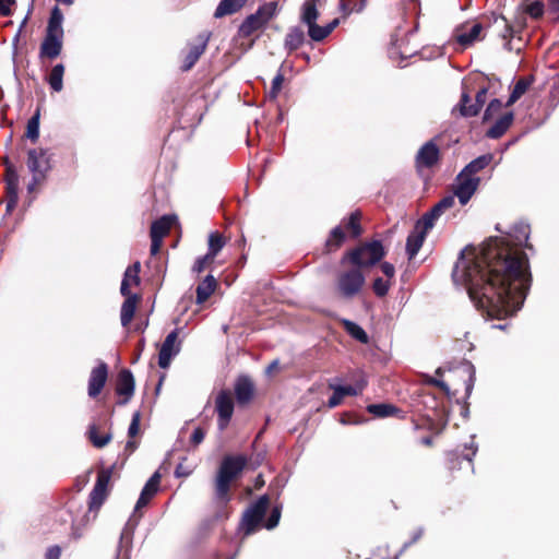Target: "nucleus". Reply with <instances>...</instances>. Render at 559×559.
<instances>
[{"label":"nucleus","mask_w":559,"mask_h":559,"mask_svg":"<svg viewBox=\"0 0 559 559\" xmlns=\"http://www.w3.org/2000/svg\"><path fill=\"white\" fill-rule=\"evenodd\" d=\"M452 280L466 288L478 309L496 319L518 312L531 286L526 255L500 238L490 239L479 252L463 249Z\"/></svg>","instance_id":"obj_1"},{"label":"nucleus","mask_w":559,"mask_h":559,"mask_svg":"<svg viewBox=\"0 0 559 559\" xmlns=\"http://www.w3.org/2000/svg\"><path fill=\"white\" fill-rule=\"evenodd\" d=\"M16 158L27 155L26 168L16 167L9 158L4 159L5 214L10 215L21 203L25 213L33 204L35 191V115L28 118L26 131L16 147Z\"/></svg>","instance_id":"obj_2"},{"label":"nucleus","mask_w":559,"mask_h":559,"mask_svg":"<svg viewBox=\"0 0 559 559\" xmlns=\"http://www.w3.org/2000/svg\"><path fill=\"white\" fill-rule=\"evenodd\" d=\"M246 465L247 457L245 455H227L223 459L215 480V497L218 501L227 503L230 500V484Z\"/></svg>","instance_id":"obj_3"},{"label":"nucleus","mask_w":559,"mask_h":559,"mask_svg":"<svg viewBox=\"0 0 559 559\" xmlns=\"http://www.w3.org/2000/svg\"><path fill=\"white\" fill-rule=\"evenodd\" d=\"M347 257L358 267L371 266L384 257V248L380 240H372L352 250Z\"/></svg>","instance_id":"obj_4"},{"label":"nucleus","mask_w":559,"mask_h":559,"mask_svg":"<svg viewBox=\"0 0 559 559\" xmlns=\"http://www.w3.org/2000/svg\"><path fill=\"white\" fill-rule=\"evenodd\" d=\"M269 506V497L263 495L251 503L242 514L241 528L246 536L255 532Z\"/></svg>","instance_id":"obj_5"},{"label":"nucleus","mask_w":559,"mask_h":559,"mask_svg":"<svg viewBox=\"0 0 559 559\" xmlns=\"http://www.w3.org/2000/svg\"><path fill=\"white\" fill-rule=\"evenodd\" d=\"M364 284L365 276L358 269H352L343 272L337 278V288L340 294L347 299L356 296L361 290Z\"/></svg>","instance_id":"obj_6"},{"label":"nucleus","mask_w":559,"mask_h":559,"mask_svg":"<svg viewBox=\"0 0 559 559\" xmlns=\"http://www.w3.org/2000/svg\"><path fill=\"white\" fill-rule=\"evenodd\" d=\"M111 474V468H104L98 473L94 488L90 493L88 508L91 511L98 510L106 500Z\"/></svg>","instance_id":"obj_7"},{"label":"nucleus","mask_w":559,"mask_h":559,"mask_svg":"<svg viewBox=\"0 0 559 559\" xmlns=\"http://www.w3.org/2000/svg\"><path fill=\"white\" fill-rule=\"evenodd\" d=\"M455 181L452 195L454 198L456 197L462 205H465L476 192L480 178L476 176H466L460 173L456 176Z\"/></svg>","instance_id":"obj_8"},{"label":"nucleus","mask_w":559,"mask_h":559,"mask_svg":"<svg viewBox=\"0 0 559 559\" xmlns=\"http://www.w3.org/2000/svg\"><path fill=\"white\" fill-rule=\"evenodd\" d=\"M178 329L171 331L164 340L158 353V366L163 369L168 368L171 359L180 352V342L178 338Z\"/></svg>","instance_id":"obj_9"},{"label":"nucleus","mask_w":559,"mask_h":559,"mask_svg":"<svg viewBox=\"0 0 559 559\" xmlns=\"http://www.w3.org/2000/svg\"><path fill=\"white\" fill-rule=\"evenodd\" d=\"M120 293L126 298L122 302L121 310H120V321L121 325L123 328H127L135 313L136 310V304L140 299L139 295L132 294L129 289V284L127 283V280L124 282H121L120 286Z\"/></svg>","instance_id":"obj_10"},{"label":"nucleus","mask_w":559,"mask_h":559,"mask_svg":"<svg viewBox=\"0 0 559 559\" xmlns=\"http://www.w3.org/2000/svg\"><path fill=\"white\" fill-rule=\"evenodd\" d=\"M215 408L218 415L217 425L219 430H224L234 413V401L231 397V394L226 391L222 390L215 400Z\"/></svg>","instance_id":"obj_11"},{"label":"nucleus","mask_w":559,"mask_h":559,"mask_svg":"<svg viewBox=\"0 0 559 559\" xmlns=\"http://www.w3.org/2000/svg\"><path fill=\"white\" fill-rule=\"evenodd\" d=\"M108 379V366L104 361H99L96 367L91 370L87 384V394L91 399L97 397L103 391Z\"/></svg>","instance_id":"obj_12"},{"label":"nucleus","mask_w":559,"mask_h":559,"mask_svg":"<svg viewBox=\"0 0 559 559\" xmlns=\"http://www.w3.org/2000/svg\"><path fill=\"white\" fill-rule=\"evenodd\" d=\"M455 199L453 195H445L437 204H435L430 211L425 213L418 221L425 225L426 229H431L435 226L436 221L449 209L453 207Z\"/></svg>","instance_id":"obj_13"},{"label":"nucleus","mask_w":559,"mask_h":559,"mask_svg":"<svg viewBox=\"0 0 559 559\" xmlns=\"http://www.w3.org/2000/svg\"><path fill=\"white\" fill-rule=\"evenodd\" d=\"M429 230L421 223H416L414 230L409 233L406 239V253L409 260L416 257Z\"/></svg>","instance_id":"obj_14"},{"label":"nucleus","mask_w":559,"mask_h":559,"mask_svg":"<svg viewBox=\"0 0 559 559\" xmlns=\"http://www.w3.org/2000/svg\"><path fill=\"white\" fill-rule=\"evenodd\" d=\"M440 157V151L437 144L430 140L426 142L417 152L416 164L418 167L431 168Z\"/></svg>","instance_id":"obj_15"},{"label":"nucleus","mask_w":559,"mask_h":559,"mask_svg":"<svg viewBox=\"0 0 559 559\" xmlns=\"http://www.w3.org/2000/svg\"><path fill=\"white\" fill-rule=\"evenodd\" d=\"M135 381L132 372L129 369H123L118 374L116 392L118 395L124 396L120 404H126L133 396Z\"/></svg>","instance_id":"obj_16"},{"label":"nucleus","mask_w":559,"mask_h":559,"mask_svg":"<svg viewBox=\"0 0 559 559\" xmlns=\"http://www.w3.org/2000/svg\"><path fill=\"white\" fill-rule=\"evenodd\" d=\"M28 12H31V10H28ZM27 14H29V13H27ZM27 19H28V15H26L24 17V20L22 21V23L20 25V28H19L16 35L13 38V44H14L13 60H14V66H15V70L16 71H20L21 69H25L26 75L28 78H31V79H34V75H35L34 74V70L29 69V61L25 60V58L23 56V52H22V48H20L19 45H17V43L20 40V36L22 34V28L25 26Z\"/></svg>","instance_id":"obj_17"},{"label":"nucleus","mask_w":559,"mask_h":559,"mask_svg":"<svg viewBox=\"0 0 559 559\" xmlns=\"http://www.w3.org/2000/svg\"><path fill=\"white\" fill-rule=\"evenodd\" d=\"M160 483L159 472H155L145 483L140 497L135 503V510L148 504L150 500L157 493Z\"/></svg>","instance_id":"obj_18"},{"label":"nucleus","mask_w":559,"mask_h":559,"mask_svg":"<svg viewBox=\"0 0 559 559\" xmlns=\"http://www.w3.org/2000/svg\"><path fill=\"white\" fill-rule=\"evenodd\" d=\"M253 382L248 376H239L235 383V395L239 404H247L253 396Z\"/></svg>","instance_id":"obj_19"},{"label":"nucleus","mask_w":559,"mask_h":559,"mask_svg":"<svg viewBox=\"0 0 559 559\" xmlns=\"http://www.w3.org/2000/svg\"><path fill=\"white\" fill-rule=\"evenodd\" d=\"M62 35L46 34L40 47L41 57L49 59L58 57L62 49Z\"/></svg>","instance_id":"obj_20"},{"label":"nucleus","mask_w":559,"mask_h":559,"mask_svg":"<svg viewBox=\"0 0 559 559\" xmlns=\"http://www.w3.org/2000/svg\"><path fill=\"white\" fill-rule=\"evenodd\" d=\"M514 120V115L512 111L506 112L501 117H499L495 123L487 130L486 136L489 139H499L501 138L508 129L511 127Z\"/></svg>","instance_id":"obj_21"},{"label":"nucleus","mask_w":559,"mask_h":559,"mask_svg":"<svg viewBox=\"0 0 559 559\" xmlns=\"http://www.w3.org/2000/svg\"><path fill=\"white\" fill-rule=\"evenodd\" d=\"M207 41L209 35L199 36V43L190 48L189 52L185 58L182 66L185 71L190 70L195 64L201 55L204 52Z\"/></svg>","instance_id":"obj_22"},{"label":"nucleus","mask_w":559,"mask_h":559,"mask_svg":"<svg viewBox=\"0 0 559 559\" xmlns=\"http://www.w3.org/2000/svg\"><path fill=\"white\" fill-rule=\"evenodd\" d=\"M217 282L213 275H206L205 278L197 286V304L205 302L215 292Z\"/></svg>","instance_id":"obj_23"},{"label":"nucleus","mask_w":559,"mask_h":559,"mask_svg":"<svg viewBox=\"0 0 559 559\" xmlns=\"http://www.w3.org/2000/svg\"><path fill=\"white\" fill-rule=\"evenodd\" d=\"M264 26V22L255 13H252L248 15L240 24L238 34L240 37L247 38L251 36L255 31L263 28Z\"/></svg>","instance_id":"obj_24"},{"label":"nucleus","mask_w":559,"mask_h":559,"mask_svg":"<svg viewBox=\"0 0 559 559\" xmlns=\"http://www.w3.org/2000/svg\"><path fill=\"white\" fill-rule=\"evenodd\" d=\"M305 43V33L299 26H294L288 29L285 37L284 48L288 52L297 50Z\"/></svg>","instance_id":"obj_25"},{"label":"nucleus","mask_w":559,"mask_h":559,"mask_svg":"<svg viewBox=\"0 0 559 559\" xmlns=\"http://www.w3.org/2000/svg\"><path fill=\"white\" fill-rule=\"evenodd\" d=\"M493 159V155L488 153L480 155L476 157L475 159L471 160L462 170L461 173L466 176H475L477 173L485 169Z\"/></svg>","instance_id":"obj_26"},{"label":"nucleus","mask_w":559,"mask_h":559,"mask_svg":"<svg viewBox=\"0 0 559 559\" xmlns=\"http://www.w3.org/2000/svg\"><path fill=\"white\" fill-rule=\"evenodd\" d=\"M247 0H221L214 12V17L221 19L238 12Z\"/></svg>","instance_id":"obj_27"},{"label":"nucleus","mask_w":559,"mask_h":559,"mask_svg":"<svg viewBox=\"0 0 559 559\" xmlns=\"http://www.w3.org/2000/svg\"><path fill=\"white\" fill-rule=\"evenodd\" d=\"M86 437L90 442L97 449L106 447L112 439L111 432L98 433V428L95 424H91L86 430Z\"/></svg>","instance_id":"obj_28"},{"label":"nucleus","mask_w":559,"mask_h":559,"mask_svg":"<svg viewBox=\"0 0 559 559\" xmlns=\"http://www.w3.org/2000/svg\"><path fill=\"white\" fill-rule=\"evenodd\" d=\"M171 225L173 217L168 215H164L159 219L154 221L151 226V238L163 240L170 230Z\"/></svg>","instance_id":"obj_29"},{"label":"nucleus","mask_w":559,"mask_h":559,"mask_svg":"<svg viewBox=\"0 0 559 559\" xmlns=\"http://www.w3.org/2000/svg\"><path fill=\"white\" fill-rule=\"evenodd\" d=\"M62 23H63V13L61 12V10L59 9L58 5H55L50 12V17L48 20L46 34L63 36Z\"/></svg>","instance_id":"obj_30"},{"label":"nucleus","mask_w":559,"mask_h":559,"mask_svg":"<svg viewBox=\"0 0 559 559\" xmlns=\"http://www.w3.org/2000/svg\"><path fill=\"white\" fill-rule=\"evenodd\" d=\"M510 236L513 238V242L515 246H525L526 248H531L527 243L530 237V225L525 223L514 224Z\"/></svg>","instance_id":"obj_31"},{"label":"nucleus","mask_w":559,"mask_h":559,"mask_svg":"<svg viewBox=\"0 0 559 559\" xmlns=\"http://www.w3.org/2000/svg\"><path fill=\"white\" fill-rule=\"evenodd\" d=\"M319 17V11L317 9L314 0H306L301 8V16L300 20L304 24L308 26L317 23Z\"/></svg>","instance_id":"obj_32"},{"label":"nucleus","mask_w":559,"mask_h":559,"mask_svg":"<svg viewBox=\"0 0 559 559\" xmlns=\"http://www.w3.org/2000/svg\"><path fill=\"white\" fill-rule=\"evenodd\" d=\"M342 324L345 329V331L355 340L358 342L366 344L369 341L368 334L366 331L354 321H350L348 319H342Z\"/></svg>","instance_id":"obj_33"},{"label":"nucleus","mask_w":559,"mask_h":559,"mask_svg":"<svg viewBox=\"0 0 559 559\" xmlns=\"http://www.w3.org/2000/svg\"><path fill=\"white\" fill-rule=\"evenodd\" d=\"M483 26L479 23H475L468 32L461 33L456 36L457 43L463 47H468L477 39H479Z\"/></svg>","instance_id":"obj_34"},{"label":"nucleus","mask_w":559,"mask_h":559,"mask_svg":"<svg viewBox=\"0 0 559 559\" xmlns=\"http://www.w3.org/2000/svg\"><path fill=\"white\" fill-rule=\"evenodd\" d=\"M367 411L373 416L380 418L390 417L400 412L394 405L386 403L369 404L367 406Z\"/></svg>","instance_id":"obj_35"},{"label":"nucleus","mask_w":559,"mask_h":559,"mask_svg":"<svg viewBox=\"0 0 559 559\" xmlns=\"http://www.w3.org/2000/svg\"><path fill=\"white\" fill-rule=\"evenodd\" d=\"M226 241L222 234L218 231H213L209 235L207 240V254L209 257H215L218 254V252L224 248Z\"/></svg>","instance_id":"obj_36"},{"label":"nucleus","mask_w":559,"mask_h":559,"mask_svg":"<svg viewBox=\"0 0 559 559\" xmlns=\"http://www.w3.org/2000/svg\"><path fill=\"white\" fill-rule=\"evenodd\" d=\"M63 73H64V67L62 63H58L52 68L51 72L47 79L52 91L60 92L62 90Z\"/></svg>","instance_id":"obj_37"},{"label":"nucleus","mask_w":559,"mask_h":559,"mask_svg":"<svg viewBox=\"0 0 559 559\" xmlns=\"http://www.w3.org/2000/svg\"><path fill=\"white\" fill-rule=\"evenodd\" d=\"M277 12V2L271 1L266 2L258 8V10L254 12L266 25L275 15Z\"/></svg>","instance_id":"obj_38"},{"label":"nucleus","mask_w":559,"mask_h":559,"mask_svg":"<svg viewBox=\"0 0 559 559\" xmlns=\"http://www.w3.org/2000/svg\"><path fill=\"white\" fill-rule=\"evenodd\" d=\"M528 86H530V82L528 81H526L525 79H520L515 83V85H514V87H513V90H512V92H511V94H510V96H509V98H508V100L506 103V106H511L518 99H520L522 97V95L525 94V92L527 91Z\"/></svg>","instance_id":"obj_39"},{"label":"nucleus","mask_w":559,"mask_h":559,"mask_svg":"<svg viewBox=\"0 0 559 559\" xmlns=\"http://www.w3.org/2000/svg\"><path fill=\"white\" fill-rule=\"evenodd\" d=\"M27 283V272L21 266L16 270V296L19 299H23L26 296Z\"/></svg>","instance_id":"obj_40"},{"label":"nucleus","mask_w":559,"mask_h":559,"mask_svg":"<svg viewBox=\"0 0 559 559\" xmlns=\"http://www.w3.org/2000/svg\"><path fill=\"white\" fill-rule=\"evenodd\" d=\"M471 97L466 92L462 93L461 100L457 105L461 116L463 117H475L477 116V107H473V104L468 105Z\"/></svg>","instance_id":"obj_41"},{"label":"nucleus","mask_w":559,"mask_h":559,"mask_svg":"<svg viewBox=\"0 0 559 559\" xmlns=\"http://www.w3.org/2000/svg\"><path fill=\"white\" fill-rule=\"evenodd\" d=\"M141 264L139 261L134 262L132 265L128 266L124 271L123 278L121 282H124L127 280V283L130 285L131 283L133 285L140 284V273Z\"/></svg>","instance_id":"obj_42"},{"label":"nucleus","mask_w":559,"mask_h":559,"mask_svg":"<svg viewBox=\"0 0 559 559\" xmlns=\"http://www.w3.org/2000/svg\"><path fill=\"white\" fill-rule=\"evenodd\" d=\"M51 154L48 151L37 152V175H45L51 169Z\"/></svg>","instance_id":"obj_43"},{"label":"nucleus","mask_w":559,"mask_h":559,"mask_svg":"<svg viewBox=\"0 0 559 559\" xmlns=\"http://www.w3.org/2000/svg\"><path fill=\"white\" fill-rule=\"evenodd\" d=\"M366 385H367V382L364 379L359 380L356 383V385H340V384H336V386L338 388V391L341 392L343 397L345 395H353V396H355V395L360 394Z\"/></svg>","instance_id":"obj_44"},{"label":"nucleus","mask_w":559,"mask_h":559,"mask_svg":"<svg viewBox=\"0 0 559 559\" xmlns=\"http://www.w3.org/2000/svg\"><path fill=\"white\" fill-rule=\"evenodd\" d=\"M502 108V102L498 98H493L488 104L487 108L485 109L483 120L488 121L490 120L498 111H500Z\"/></svg>","instance_id":"obj_45"},{"label":"nucleus","mask_w":559,"mask_h":559,"mask_svg":"<svg viewBox=\"0 0 559 559\" xmlns=\"http://www.w3.org/2000/svg\"><path fill=\"white\" fill-rule=\"evenodd\" d=\"M308 35L313 41H321L328 37L324 26H320L317 23L308 26Z\"/></svg>","instance_id":"obj_46"},{"label":"nucleus","mask_w":559,"mask_h":559,"mask_svg":"<svg viewBox=\"0 0 559 559\" xmlns=\"http://www.w3.org/2000/svg\"><path fill=\"white\" fill-rule=\"evenodd\" d=\"M281 514H282V506H275L272 509L271 514L265 522V525H264L265 528L266 530L275 528L280 523Z\"/></svg>","instance_id":"obj_47"},{"label":"nucleus","mask_w":559,"mask_h":559,"mask_svg":"<svg viewBox=\"0 0 559 559\" xmlns=\"http://www.w3.org/2000/svg\"><path fill=\"white\" fill-rule=\"evenodd\" d=\"M359 217L360 214L358 212L352 213L346 225V227L352 230L354 237H358L361 234Z\"/></svg>","instance_id":"obj_48"},{"label":"nucleus","mask_w":559,"mask_h":559,"mask_svg":"<svg viewBox=\"0 0 559 559\" xmlns=\"http://www.w3.org/2000/svg\"><path fill=\"white\" fill-rule=\"evenodd\" d=\"M372 288L378 297H384L390 289V283L389 281H384L382 277H377L373 281Z\"/></svg>","instance_id":"obj_49"},{"label":"nucleus","mask_w":559,"mask_h":559,"mask_svg":"<svg viewBox=\"0 0 559 559\" xmlns=\"http://www.w3.org/2000/svg\"><path fill=\"white\" fill-rule=\"evenodd\" d=\"M284 82V75L281 71L273 78L272 80V86L269 92V96L271 99H276L278 96V93L282 88V84Z\"/></svg>","instance_id":"obj_50"},{"label":"nucleus","mask_w":559,"mask_h":559,"mask_svg":"<svg viewBox=\"0 0 559 559\" xmlns=\"http://www.w3.org/2000/svg\"><path fill=\"white\" fill-rule=\"evenodd\" d=\"M330 237L326 245L338 247L344 241L345 234L340 226H336L331 230Z\"/></svg>","instance_id":"obj_51"},{"label":"nucleus","mask_w":559,"mask_h":559,"mask_svg":"<svg viewBox=\"0 0 559 559\" xmlns=\"http://www.w3.org/2000/svg\"><path fill=\"white\" fill-rule=\"evenodd\" d=\"M544 3L540 0H535L530 3L526 8V13L530 14L534 19H538L544 14Z\"/></svg>","instance_id":"obj_52"},{"label":"nucleus","mask_w":559,"mask_h":559,"mask_svg":"<svg viewBox=\"0 0 559 559\" xmlns=\"http://www.w3.org/2000/svg\"><path fill=\"white\" fill-rule=\"evenodd\" d=\"M134 533V525L129 522L126 523L121 534H120V546L127 545L129 546L132 542Z\"/></svg>","instance_id":"obj_53"},{"label":"nucleus","mask_w":559,"mask_h":559,"mask_svg":"<svg viewBox=\"0 0 559 559\" xmlns=\"http://www.w3.org/2000/svg\"><path fill=\"white\" fill-rule=\"evenodd\" d=\"M329 388L331 390H333V394L328 400V407L334 408L342 403L343 396H342L341 392L338 391V388L336 386V384H334L333 382H329Z\"/></svg>","instance_id":"obj_54"},{"label":"nucleus","mask_w":559,"mask_h":559,"mask_svg":"<svg viewBox=\"0 0 559 559\" xmlns=\"http://www.w3.org/2000/svg\"><path fill=\"white\" fill-rule=\"evenodd\" d=\"M213 260H214V258L209 257L207 253L203 257H199L192 266V272L197 273V274L202 273L205 270L207 263L212 262Z\"/></svg>","instance_id":"obj_55"},{"label":"nucleus","mask_w":559,"mask_h":559,"mask_svg":"<svg viewBox=\"0 0 559 559\" xmlns=\"http://www.w3.org/2000/svg\"><path fill=\"white\" fill-rule=\"evenodd\" d=\"M140 421H141V414H140V412H135L132 415V419H131V423L128 428V435L130 438H133L138 435L139 429H140Z\"/></svg>","instance_id":"obj_56"},{"label":"nucleus","mask_w":559,"mask_h":559,"mask_svg":"<svg viewBox=\"0 0 559 559\" xmlns=\"http://www.w3.org/2000/svg\"><path fill=\"white\" fill-rule=\"evenodd\" d=\"M487 93V87H483L476 93L475 103L473 104V107H477V114L480 111L483 105L486 102Z\"/></svg>","instance_id":"obj_57"},{"label":"nucleus","mask_w":559,"mask_h":559,"mask_svg":"<svg viewBox=\"0 0 559 559\" xmlns=\"http://www.w3.org/2000/svg\"><path fill=\"white\" fill-rule=\"evenodd\" d=\"M61 547L58 545L49 546L44 555V559H60Z\"/></svg>","instance_id":"obj_58"},{"label":"nucleus","mask_w":559,"mask_h":559,"mask_svg":"<svg viewBox=\"0 0 559 559\" xmlns=\"http://www.w3.org/2000/svg\"><path fill=\"white\" fill-rule=\"evenodd\" d=\"M205 433L201 427H197L191 435V442L194 445L200 444L204 440Z\"/></svg>","instance_id":"obj_59"},{"label":"nucleus","mask_w":559,"mask_h":559,"mask_svg":"<svg viewBox=\"0 0 559 559\" xmlns=\"http://www.w3.org/2000/svg\"><path fill=\"white\" fill-rule=\"evenodd\" d=\"M15 0H0V15L8 16L11 14V5Z\"/></svg>","instance_id":"obj_60"},{"label":"nucleus","mask_w":559,"mask_h":559,"mask_svg":"<svg viewBox=\"0 0 559 559\" xmlns=\"http://www.w3.org/2000/svg\"><path fill=\"white\" fill-rule=\"evenodd\" d=\"M381 271L383 272V274L389 277V278H392L395 274V267L393 264L389 263V262H383L381 264Z\"/></svg>","instance_id":"obj_61"},{"label":"nucleus","mask_w":559,"mask_h":559,"mask_svg":"<svg viewBox=\"0 0 559 559\" xmlns=\"http://www.w3.org/2000/svg\"><path fill=\"white\" fill-rule=\"evenodd\" d=\"M428 383L432 384V385H436L438 388H440L441 390H443L445 393H449V385L440 380V379H437V378H429L428 380Z\"/></svg>","instance_id":"obj_62"},{"label":"nucleus","mask_w":559,"mask_h":559,"mask_svg":"<svg viewBox=\"0 0 559 559\" xmlns=\"http://www.w3.org/2000/svg\"><path fill=\"white\" fill-rule=\"evenodd\" d=\"M423 534H424V528L423 527L417 528L416 532L414 533L412 539L409 542H406L403 545V549H406L407 547H409L411 545L416 543L423 536Z\"/></svg>","instance_id":"obj_63"},{"label":"nucleus","mask_w":559,"mask_h":559,"mask_svg":"<svg viewBox=\"0 0 559 559\" xmlns=\"http://www.w3.org/2000/svg\"><path fill=\"white\" fill-rule=\"evenodd\" d=\"M466 449L471 450V453H466L463 455V459H465L468 462L473 461V457L476 455L477 452V445L474 443V441L471 442L469 445H465Z\"/></svg>","instance_id":"obj_64"}]
</instances>
